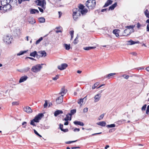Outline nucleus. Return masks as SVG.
Here are the masks:
<instances>
[{
	"instance_id": "1",
	"label": "nucleus",
	"mask_w": 149,
	"mask_h": 149,
	"mask_svg": "<svg viewBox=\"0 0 149 149\" xmlns=\"http://www.w3.org/2000/svg\"><path fill=\"white\" fill-rule=\"evenodd\" d=\"M135 25H130L125 26L127 28L125 29L123 33V35L125 36H127L131 34V33L134 32V28L135 27Z\"/></svg>"
},
{
	"instance_id": "2",
	"label": "nucleus",
	"mask_w": 149,
	"mask_h": 149,
	"mask_svg": "<svg viewBox=\"0 0 149 149\" xmlns=\"http://www.w3.org/2000/svg\"><path fill=\"white\" fill-rule=\"evenodd\" d=\"M96 1L95 0H88L86 3V5L89 9H94L95 6Z\"/></svg>"
},
{
	"instance_id": "3",
	"label": "nucleus",
	"mask_w": 149,
	"mask_h": 149,
	"mask_svg": "<svg viewBox=\"0 0 149 149\" xmlns=\"http://www.w3.org/2000/svg\"><path fill=\"white\" fill-rule=\"evenodd\" d=\"M72 11L73 18L74 20L76 21L81 15L80 10L78 8H74L73 9Z\"/></svg>"
},
{
	"instance_id": "4",
	"label": "nucleus",
	"mask_w": 149,
	"mask_h": 149,
	"mask_svg": "<svg viewBox=\"0 0 149 149\" xmlns=\"http://www.w3.org/2000/svg\"><path fill=\"white\" fill-rule=\"evenodd\" d=\"M36 2L37 5L41 6V7L44 9H45L46 2L45 0H37L36 1Z\"/></svg>"
},
{
	"instance_id": "5",
	"label": "nucleus",
	"mask_w": 149,
	"mask_h": 149,
	"mask_svg": "<svg viewBox=\"0 0 149 149\" xmlns=\"http://www.w3.org/2000/svg\"><path fill=\"white\" fill-rule=\"evenodd\" d=\"M42 68V67L40 65H37L33 66L31 69V70L34 72H37L40 71Z\"/></svg>"
},
{
	"instance_id": "6",
	"label": "nucleus",
	"mask_w": 149,
	"mask_h": 149,
	"mask_svg": "<svg viewBox=\"0 0 149 149\" xmlns=\"http://www.w3.org/2000/svg\"><path fill=\"white\" fill-rule=\"evenodd\" d=\"M12 39L10 36L7 35L4 38L3 40L6 43L9 44L11 43Z\"/></svg>"
},
{
	"instance_id": "7",
	"label": "nucleus",
	"mask_w": 149,
	"mask_h": 149,
	"mask_svg": "<svg viewBox=\"0 0 149 149\" xmlns=\"http://www.w3.org/2000/svg\"><path fill=\"white\" fill-rule=\"evenodd\" d=\"M44 115L42 113H39L33 119V120H34L35 122L38 123L39 120L41 119L42 117Z\"/></svg>"
},
{
	"instance_id": "8",
	"label": "nucleus",
	"mask_w": 149,
	"mask_h": 149,
	"mask_svg": "<svg viewBox=\"0 0 149 149\" xmlns=\"http://www.w3.org/2000/svg\"><path fill=\"white\" fill-rule=\"evenodd\" d=\"M12 6L11 5L9 4H8L3 7V9L5 11H6L8 10H10L11 9Z\"/></svg>"
},
{
	"instance_id": "9",
	"label": "nucleus",
	"mask_w": 149,
	"mask_h": 149,
	"mask_svg": "<svg viewBox=\"0 0 149 149\" xmlns=\"http://www.w3.org/2000/svg\"><path fill=\"white\" fill-rule=\"evenodd\" d=\"M68 66V65L66 63H63L61 65H58V68L60 70H63L65 69Z\"/></svg>"
},
{
	"instance_id": "10",
	"label": "nucleus",
	"mask_w": 149,
	"mask_h": 149,
	"mask_svg": "<svg viewBox=\"0 0 149 149\" xmlns=\"http://www.w3.org/2000/svg\"><path fill=\"white\" fill-rule=\"evenodd\" d=\"M127 44L129 45H131L139 43V41H134L131 40L127 41Z\"/></svg>"
},
{
	"instance_id": "11",
	"label": "nucleus",
	"mask_w": 149,
	"mask_h": 149,
	"mask_svg": "<svg viewBox=\"0 0 149 149\" xmlns=\"http://www.w3.org/2000/svg\"><path fill=\"white\" fill-rule=\"evenodd\" d=\"M14 35L15 36H18L20 35V31L19 29L17 27L15 29L14 31Z\"/></svg>"
},
{
	"instance_id": "12",
	"label": "nucleus",
	"mask_w": 149,
	"mask_h": 149,
	"mask_svg": "<svg viewBox=\"0 0 149 149\" xmlns=\"http://www.w3.org/2000/svg\"><path fill=\"white\" fill-rule=\"evenodd\" d=\"M28 77L26 75H24V76L22 77L19 81V83H22V82L24 81H26L28 79Z\"/></svg>"
},
{
	"instance_id": "13",
	"label": "nucleus",
	"mask_w": 149,
	"mask_h": 149,
	"mask_svg": "<svg viewBox=\"0 0 149 149\" xmlns=\"http://www.w3.org/2000/svg\"><path fill=\"white\" fill-rule=\"evenodd\" d=\"M101 97V96L100 94H97L94 97L95 99L94 101V102H96L99 101Z\"/></svg>"
},
{
	"instance_id": "14",
	"label": "nucleus",
	"mask_w": 149,
	"mask_h": 149,
	"mask_svg": "<svg viewBox=\"0 0 149 149\" xmlns=\"http://www.w3.org/2000/svg\"><path fill=\"white\" fill-rule=\"evenodd\" d=\"M63 101V96H61L58 97L56 100L57 103L60 104Z\"/></svg>"
},
{
	"instance_id": "15",
	"label": "nucleus",
	"mask_w": 149,
	"mask_h": 149,
	"mask_svg": "<svg viewBox=\"0 0 149 149\" xmlns=\"http://www.w3.org/2000/svg\"><path fill=\"white\" fill-rule=\"evenodd\" d=\"M76 109H72L70 111V113H69V114L70 116V120H71L72 116L76 113Z\"/></svg>"
},
{
	"instance_id": "16",
	"label": "nucleus",
	"mask_w": 149,
	"mask_h": 149,
	"mask_svg": "<svg viewBox=\"0 0 149 149\" xmlns=\"http://www.w3.org/2000/svg\"><path fill=\"white\" fill-rule=\"evenodd\" d=\"M24 111L28 113H31L32 112V111L31 108L29 107H27L24 108Z\"/></svg>"
},
{
	"instance_id": "17",
	"label": "nucleus",
	"mask_w": 149,
	"mask_h": 149,
	"mask_svg": "<svg viewBox=\"0 0 149 149\" xmlns=\"http://www.w3.org/2000/svg\"><path fill=\"white\" fill-rule=\"evenodd\" d=\"M88 10L86 8H85L82 10H80V14H81L82 15H85L88 12Z\"/></svg>"
},
{
	"instance_id": "18",
	"label": "nucleus",
	"mask_w": 149,
	"mask_h": 149,
	"mask_svg": "<svg viewBox=\"0 0 149 149\" xmlns=\"http://www.w3.org/2000/svg\"><path fill=\"white\" fill-rule=\"evenodd\" d=\"M66 92L67 91L65 89V87H63L61 88V91L60 93L61 95V96H63Z\"/></svg>"
},
{
	"instance_id": "19",
	"label": "nucleus",
	"mask_w": 149,
	"mask_h": 149,
	"mask_svg": "<svg viewBox=\"0 0 149 149\" xmlns=\"http://www.w3.org/2000/svg\"><path fill=\"white\" fill-rule=\"evenodd\" d=\"M39 13V11L37 9H32L30 11V13L31 14H34L36 13Z\"/></svg>"
},
{
	"instance_id": "20",
	"label": "nucleus",
	"mask_w": 149,
	"mask_h": 149,
	"mask_svg": "<svg viewBox=\"0 0 149 149\" xmlns=\"http://www.w3.org/2000/svg\"><path fill=\"white\" fill-rule=\"evenodd\" d=\"M74 123L75 125H79L81 126H83L84 125L83 123L79 121H74Z\"/></svg>"
},
{
	"instance_id": "21",
	"label": "nucleus",
	"mask_w": 149,
	"mask_h": 149,
	"mask_svg": "<svg viewBox=\"0 0 149 149\" xmlns=\"http://www.w3.org/2000/svg\"><path fill=\"white\" fill-rule=\"evenodd\" d=\"M63 113V112L60 110H57L54 113V115L56 116L60 114H62Z\"/></svg>"
},
{
	"instance_id": "22",
	"label": "nucleus",
	"mask_w": 149,
	"mask_h": 149,
	"mask_svg": "<svg viewBox=\"0 0 149 149\" xmlns=\"http://www.w3.org/2000/svg\"><path fill=\"white\" fill-rule=\"evenodd\" d=\"M96 47H86L83 48V49L86 50H89L91 49H95Z\"/></svg>"
},
{
	"instance_id": "23",
	"label": "nucleus",
	"mask_w": 149,
	"mask_h": 149,
	"mask_svg": "<svg viewBox=\"0 0 149 149\" xmlns=\"http://www.w3.org/2000/svg\"><path fill=\"white\" fill-rule=\"evenodd\" d=\"M1 5L3 6L8 3L7 0H1Z\"/></svg>"
},
{
	"instance_id": "24",
	"label": "nucleus",
	"mask_w": 149,
	"mask_h": 149,
	"mask_svg": "<svg viewBox=\"0 0 149 149\" xmlns=\"http://www.w3.org/2000/svg\"><path fill=\"white\" fill-rule=\"evenodd\" d=\"M30 56H31L33 57H35L36 56L38 57V54H37V52L36 51H34V52L31 53L30 54Z\"/></svg>"
},
{
	"instance_id": "25",
	"label": "nucleus",
	"mask_w": 149,
	"mask_h": 149,
	"mask_svg": "<svg viewBox=\"0 0 149 149\" xmlns=\"http://www.w3.org/2000/svg\"><path fill=\"white\" fill-rule=\"evenodd\" d=\"M97 124L102 126H105L106 125V123L105 121H103L97 123Z\"/></svg>"
},
{
	"instance_id": "26",
	"label": "nucleus",
	"mask_w": 149,
	"mask_h": 149,
	"mask_svg": "<svg viewBox=\"0 0 149 149\" xmlns=\"http://www.w3.org/2000/svg\"><path fill=\"white\" fill-rule=\"evenodd\" d=\"M38 53L42 54V57H45L46 56V53L44 51H39L38 52Z\"/></svg>"
},
{
	"instance_id": "27",
	"label": "nucleus",
	"mask_w": 149,
	"mask_h": 149,
	"mask_svg": "<svg viewBox=\"0 0 149 149\" xmlns=\"http://www.w3.org/2000/svg\"><path fill=\"white\" fill-rule=\"evenodd\" d=\"M116 74V73H111L108 74L106 76V77L108 78V79H109L111 78V77L112 76H113Z\"/></svg>"
},
{
	"instance_id": "28",
	"label": "nucleus",
	"mask_w": 149,
	"mask_h": 149,
	"mask_svg": "<svg viewBox=\"0 0 149 149\" xmlns=\"http://www.w3.org/2000/svg\"><path fill=\"white\" fill-rule=\"evenodd\" d=\"M78 38H79V36L77 35V37L74 40V41L73 42V43L74 44L76 45L78 42V41H79V40H78Z\"/></svg>"
},
{
	"instance_id": "29",
	"label": "nucleus",
	"mask_w": 149,
	"mask_h": 149,
	"mask_svg": "<svg viewBox=\"0 0 149 149\" xmlns=\"http://www.w3.org/2000/svg\"><path fill=\"white\" fill-rule=\"evenodd\" d=\"M144 14L147 18H149V12L148 9H146L144 12Z\"/></svg>"
},
{
	"instance_id": "30",
	"label": "nucleus",
	"mask_w": 149,
	"mask_h": 149,
	"mask_svg": "<svg viewBox=\"0 0 149 149\" xmlns=\"http://www.w3.org/2000/svg\"><path fill=\"white\" fill-rule=\"evenodd\" d=\"M39 22L40 23H44L45 22V19L44 17H40L38 19Z\"/></svg>"
},
{
	"instance_id": "31",
	"label": "nucleus",
	"mask_w": 149,
	"mask_h": 149,
	"mask_svg": "<svg viewBox=\"0 0 149 149\" xmlns=\"http://www.w3.org/2000/svg\"><path fill=\"white\" fill-rule=\"evenodd\" d=\"M118 30L115 29L113 30V33L115 34L116 36L117 37L119 36V34L118 33Z\"/></svg>"
},
{
	"instance_id": "32",
	"label": "nucleus",
	"mask_w": 149,
	"mask_h": 149,
	"mask_svg": "<svg viewBox=\"0 0 149 149\" xmlns=\"http://www.w3.org/2000/svg\"><path fill=\"white\" fill-rule=\"evenodd\" d=\"M70 45H68L66 44H65L64 47H65V49L67 50H69L70 48Z\"/></svg>"
},
{
	"instance_id": "33",
	"label": "nucleus",
	"mask_w": 149,
	"mask_h": 149,
	"mask_svg": "<svg viewBox=\"0 0 149 149\" xmlns=\"http://www.w3.org/2000/svg\"><path fill=\"white\" fill-rule=\"evenodd\" d=\"M125 120H121L118 121L117 123L118 125H120L125 123Z\"/></svg>"
},
{
	"instance_id": "34",
	"label": "nucleus",
	"mask_w": 149,
	"mask_h": 149,
	"mask_svg": "<svg viewBox=\"0 0 149 149\" xmlns=\"http://www.w3.org/2000/svg\"><path fill=\"white\" fill-rule=\"evenodd\" d=\"M56 29H57V30H56V33H58L62 32L61 29H62V28L61 27H57Z\"/></svg>"
},
{
	"instance_id": "35",
	"label": "nucleus",
	"mask_w": 149,
	"mask_h": 149,
	"mask_svg": "<svg viewBox=\"0 0 149 149\" xmlns=\"http://www.w3.org/2000/svg\"><path fill=\"white\" fill-rule=\"evenodd\" d=\"M70 116L68 113L66 115L65 118L64 119V120L66 121L70 120Z\"/></svg>"
},
{
	"instance_id": "36",
	"label": "nucleus",
	"mask_w": 149,
	"mask_h": 149,
	"mask_svg": "<svg viewBox=\"0 0 149 149\" xmlns=\"http://www.w3.org/2000/svg\"><path fill=\"white\" fill-rule=\"evenodd\" d=\"M86 97H85L83 98H81L78 101V103L79 104H81V103H83V100Z\"/></svg>"
},
{
	"instance_id": "37",
	"label": "nucleus",
	"mask_w": 149,
	"mask_h": 149,
	"mask_svg": "<svg viewBox=\"0 0 149 149\" xmlns=\"http://www.w3.org/2000/svg\"><path fill=\"white\" fill-rule=\"evenodd\" d=\"M27 51H20L19 53L17 54V56H20L26 52Z\"/></svg>"
},
{
	"instance_id": "38",
	"label": "nucleus",
	"mask_w": 149,
	"mask_h": 149,
	"mask_svg": "<svg viewBox=\"0 0 149 149\" xmlns=\"http://www.w3.org/2000/svg\"><path fill=\"white\" fill-rule=\"evenodd\" d=\"M29 69H30V68L29 67L26 68L22 70V72H26L28 71Z\"/></svg>"
},
{
	"instance_id": "39",
	"label": "nucleus",
	"mask_w": 149,
	"mask_h": 149,
	"mask_svg": "<svg viewBox=\"0 0 149 149\" xmlns=\"http://www.w3.org/2000/svg\"><path fill=\"white\" fill-rule=\"evenodd\" d=\"M84 7L85 6L81 4H80L78 6V7L79 8V10H82L84 9Z\"/></svg>"
},
{
	"instance_id": "40",
	"label": "nucleus",
	"mask_w": 149,
	"mask_h": 149,
	"mask_svg": "<svg viewBox=\"0 0 149 149\" xmlns=\"http://www.w3.org/2000/svg\"><path fill=\"white\" fill-rule=\"evenodd\" d=\"M30 20L31 21H29V22L31 24H33L35 23L36 21H35V19H34L33 18H31Z\"/></svg>"
},
{
	"instance_id": "41",
	"label": "nucleus",
	"mask_w": 149,
	"mask_h": 149,
	"mask_svg": "<svg viewBox=\"0 0 149 149\" xmlns=\"http://www.w3.org/2000/svg\"><path fill=\"white\" fill-rule=\"evenodd\" d=\"M43 39V38L42 37H40L38 40L36 42V44H39L40 42L42 41Z\"/></svg>"
},
{
	"instance_id": "42",
	"label": "nucleus",
	"mask_w": 149,
	"mask_h": 149,
	"mask_svg": "<svg viewBox=\"0 0 149 149\" xmlns=\"http://www.w3.org/2000/svg\"><path fill=\"white\" fill-rule=\"evenodd\" d=\"M18 1V3L19 4H21L22 2H24L26 1H29L30 0H17Z\"/></svg>"
},
{
	"instance_id": "43",
	"label": "nucleus",
	"mask_w": 149,
	"mask_h": 149,
	"mask_svg": "<svg viewBox=\"0 0 149 149\" xmlns=\"http://www.w3.org/2000/svg\"><path fill=\"white\" fill-rule=\"evenodd\" d=\"M104 115L105 114L104 113H103L98 118V120H100L102 119L104 117Z\"/></svg>"
},
{
	"instance_id": "44",
	"label": "nucleus",
	"mask_w": 149,
	"mask_h": 149,
	"mask_svg": "<svg viewBox=\"0 0 149 149\" xmlns=\"http://www.w3.org/2000/svg\"><path fill=\"white\" fill-rule=\"evenodd\" d=\"M115 126V125L114 124H111V125H108L107 127H114Z\"/></svg>"
},
{
	"instance_id": "45",
	"label": "nucleus",
	"mask_w": 149,
	"mask_h": 149,
	"mask_svg": "<svg viewBox=\"0 0 149 149\" xmlns=\"http://www.w3.org/2000/svg\"><path fill=\"white\" fill-rule=\"evenodd\" d=\"M13 105H17L19 104V102H14L12 103Z\"/></svg>"
},
{
	"instance_id": "46",
	"label": "nucleus",
	"mask_w": 149,
	"mask_h": 149,
	"mask_svg": "<svg viewBox=\"0 0 149 149\" xmlns=\"http://www.w3.org/2000/svg\"><path fill=\"white\" fill-rule=\"evenodd\" d=\"M59 76L58 74L56 75L55 77H53L52 79L54 80H56L59 78Z\"/></svg>"
},
{
	"instance_id": "47",
	"label": "nucleus",
	"mask_w": 149,
	"mask_h": 149,
	"mask_svg": "<svg viewBox=\"0 0 149 149\" xmlns=\"http://www.w3.org/2000/svg\"><path fill=\"white\" fill-rule=\"evenodd\" d=\"M34 122H35L34 121V120H33V119L31 121V123H30L31 125H33L34 126H36V125L34 123Z\"/></svg>"
},
{
	"instance_id": "48",
	"label": "nucleus",
	"mask_w": 149,
	"mask_h": 149,
	"mask_svg": "<svg viewBox=\"0 0 149 149\" xmlns=\"http://www.w3.org/2000/svg\"><path fill=\"white\" fill-rule=\"evenodd\" d=\"M77 141V140L74 141H67L66 142V143L68 144H70L72 143L75 142Z\"/></svg>"
},
{
	"instance_id": "49",
	"label": "nucleus",
	"mask_w": 149,
	"mask_h": 149,
	"mask_svg": "<svg viewBox=\"0 0 149 149\" xmlns=\"http://www.w3.org/2000/svg\"><path fill=\"white\" fill-rule=\"evenodd\" d=\"M115 8L113 6L111 5V6H110L109 7L108 9V10H113Z\"/></svg>"
},
{
	"instance_id": "50",
	"label": "nucleus",
	"mask_w": 149,
	"mask_h": 149,
	"mask_svg": "<svg viewBox=\"0 0 149 149\" xmlns=\"http://www.w3.org/2000/svg\"><path fill=\"white\" fill-rule=\"evenodd\" d=\"M88 108L87 107H86L83 110V112L84 113L87 112L88 111Z\"/></svg>"
},
{
	"instance_id": "51",
	"label": "nucleus",
	"mask_w": 149,
	"mask_h": 149,
	"mask_svg": "<svg viewBox=\"0 0 149 149\" xmlns=\"http://www.w3.org/2000/svg\"><path fill=\"white\" fill-rule=\"evenodd\" d=\"M123 77H124V78L126 79H127L129 78V75H123Z\"/></svg>"
},
{
	"instance_id": "52",
	"label": "nucleus",
	"mask_w": 149,
	"mask_h": 149,
	"mask_svg": "<svg viewBox=\"0 0 149 149\" xmlns=\"http://www.w3.org/2000/svg\"><path fill=\"white\" fill-rule=\"evenodd\" d=\"M146 107V105L145 104L143 106L142 108L141 109L142 110H145Z\"/></svg>"
},
{
	"instance_id": "53",
	"label": "nucleus",
	"mask_w": 149,
	"mask_h": 149,
	"mask_svg": "<svg viewBox=\"0 0 149 149\" xmlns=\"http://www.w3.org/2000/svg\"><path fill=\"white\" fill-rule=\"evenodd\" d=\"M149 112V105H148L147 106L146 113V114H148V113Z\"/></svg>"
},
{
	"instance_id": "54",
	"label": "nucleus",
	"mask_w": 149,
	"mask_h": 149,
	"mask_svg": "<svg viewBox=\"0 0 149 149\" xmlns=\"http://www.w3.org/2000/svg\"><path fill=\"white\" fill-rule=\"evenodd\" d=\"M74 31L73 30L70 31V34L71 36H74Z\"/></svg>"
},
{
	"instance_id": "55",
	"label": "nucleus",
	"mask_w": 149,
	"mask_h": 149,
	"mask_svg": "<svg viewBox=\"0 0 149 149\" xmlns=\"http://www.w3.org/2000/svg\"><path fill=\"white\" fill-rule=\"evenodd\" d=\"M47 106V101H45V102L44 105V108H46V107Z\"/></svg>"
},
{
	"instance_id": "56",
	"label": "nucleus",
	"mask_w": 149,
	"mask_h": 149,
	"mask_svg": "<svg viewBox=\"0 0 149 149\" xmlns=\"http://www.w3.org/2000/svg\"><path fill=\"white\" fill-rule=\"evenodd\" d=\"M27 58H29V59H30L31 60H36L34 58H33L31 57H26V59H27Z\"/></svg>"
},
{
	"instance_id": "57",
	"label": "nucleus",
	"mask_w": 149,
	"mask_h": 149,
	"mask_svg": "<svg viewBox=\"0 0 149 149\" xmlns=\"http://www.w3.org/2000/svg\"><path fill=\"white\" fill-rule=\"evenodd\" d=\"M109 5L111 4L112 3V1L111 0H108L107 1Z\"/></svg>"
},
{
	"instance_id": "58",
	"label": "nucleus",
	"mask_w": 149,
	"mask_h": 149,
	"mask_svg": "<svg viewBox=\"0 0 149 149\" xmlns=\"http://www.w3.org/2000/svg\"><path fill=\"white\" fill-rule=\"evenodd\" d=\"M99 84V83L98 82H97L95 83L94 84V86H95V87H97Z\"/></svg>"
},
{
	"instance_id": "59",
	"label": "nucleus",
	"mask_w": 149,
	"mask_h": 149,
	"mask_svg": "<svg viewBox=\"0 0 149 149\" xmlns=\"http://www.w3.org/2000/svg\"><path fill=\"white\" fill-rule=\"evenodd\" d=\"M38 9L40 10V11L42 12V13H43V8H40V7H38Z\"/></svg>"
},
{
	"instance_id": "60",
	"label": "nucleus",
	"mask_w": 149,
	"mask_h": 149,
	"mask_svg": "<svg viewBox=\"0 0 149 149\" xmlns=\"http://www.w3.org/2000/svg\"><path fill=\"white\" fill-rule=\"evenodd\" d=\"M61 131L65 132H68V129H63Z\"/></svg>"
},
{
	"instance_id": "61",
	"label": "nucleus",
	"mask_w": 149,
	"mask_h": 149,
	"mask_svg": "<svg viewBox=\"0 0 149 149\" xmlns=\"http://www.w3.org/2000/svg\"><path fill=\"white\" fill-rule=\"evenodd\" d=\"M108 10V9L107 8H105V9H102L101 10V12H103L105 11H107Z\"/></svg>"
},
{
	"instance_id": "62",
	"label": "nucleus",
	"mask_w": 149,
	"mask_h": 149,
	"mask_svg": "<svg viewBox=\"0 0 149 149\" xmlns=\"http://www.w3.org/2000/svg\"><path fill=\"white\" fill-rule=\"evenodd\" d=\"M109 5V4L107 2L105 4L104 6H103V7H107Z\"/></svg>"
},
{
	"instance_id": "63",
	"label": "nucleus",
	"mask_w": 149,
	"mask_h": 149,
	"mask_svg": "<svg viewBox=\"0 0 149 149\" xmlns=\"http://www.w3.org/2000/svg\"><path fill=\"white\" fill-rule=\"evenodd\" d=\"M80 130V129L79 128H75L74 130V131L75 132H76V131H77L78 132H79V131Z\"/></svg>"
},
{
	"instance_id": "64",
	"label": "nucleus",
	"mask_w": 149,
	"mask_h": 149,
	"mask_svg": "<svg viewBox=\"0 0 149 149\" xmlns=\"http://www.w3.org/2000/svg\"><path fill=\"white\" fill-rule=\"evenodd\" d=\"M63 125L61 124H60V128L61 130L63 129Z\"/></svg>"
}]
</instances>
